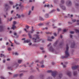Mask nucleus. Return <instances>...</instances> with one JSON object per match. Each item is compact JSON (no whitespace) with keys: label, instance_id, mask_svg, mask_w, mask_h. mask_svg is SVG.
Listing matches in <instances>:
<instances>
[{"label":"nucleus","instance_id":"54","mask_svg":"<svg viewBox=\"0 0 79 79\" xmlns=\"http://www.w3.org/2000/svg\"><path fill=\"white\" fill-rule=\"evenodd\" d=\"M57 11H60V9L58 8L57 9Z\"/></svg>","mask_w":79,"mask_h":79},{"label":"nucleus","instance_id":"36","mask_svg":"<svg viewBox=\"0 0 79 79\" xmlns=\"http://www.w3.org/2000/svg\"><path fill=\"white\" fill-rule=\"evenodd\" d=\"M72 21L73 23H74V22H76V20L73 19L72 20Z\"/></svg>","mask_w":79,"mask_h":79},{"label":"nucleus","instance_id":"49","mask_svg":"<svg viewBox=\"0 0 79 79\" xmlns=\"http://www.w3.org/2000/svg\"><path fill=\"white\" fill-rule=\"evenodd\" d=\"M5 6H6V7L7 6V7H8V4H5Z\"/></svg>","mask_w":79,"mask_h":79},{"label":"nucleus","instance_id":"32","mask_svg":"<svg viewBox=\"0 0 79 79\" xmlns=\"http://www.w3.org/2000/svg\"><path fill=\"white\" fill-rule=\"evenodd\" d=\"M9 3L10 4V5H13V2H12L10 1L9 2Z\"/></svg>","mask_w":79,"mask_h":79},{"label":"nucleus","instance_id":"3","mask_svg":"<svg viewBox=\"0 0 79 79\" xmlns=\"http://www.w3.org/2000/svg\"><path fill=\"white\" fill-rule=\"evenodd\" d=\"M34 36L36 37V38L34 39V38H33L32 39L34 41V42H40V41H39V35H35Z\"/></svg>","mask_w":79,"mask_h":79},{"label":"nucleus","instance_id":"51","mask_svg":"<svg viewBox=\"0 0 79 79\" xmlns=\"http://www.w3.org/2000/svg\"><path fill=\"white\" fill-rule=\"evenodd\" d=\"M75 5H76V6H79V4H76Z\"/></svg>","mask_w":79,"mask_h":79},{"label":"nucleus","instance_id":"5","mask_svg":"<svg viewBox=\"0 0 79 79\" xmlns=\"http://www.w3.org/2000/svg\"><path fill=\"white\" fill-rule=\"evenodd\" d=\"M66 4L67 6H71L72 5L71 2L69 1H67L66 3Z\"/></svg>","mask_w":79,"mask_h":79},{"label":"nucleus","instance_id":"58","mask_svg":"<svg viewBox=\"0 0 79 79\" xmlns=\"http://www.w3.org/2000/svg\"><path fill=\"white\" fill-rule=\"evenodd\" d=\"M51 44H52L51 43H50L48 45V47H49V46H50L51 45Z\"/></svg>","mask_w":79,"mask_h":79},{"label":"nucleus","instance_id":"11","mask_svg":"<svg viewBox=\"0 0 79 79\" xmlns=\"http://www.w3.org/2000/svg\"><path fill=\"white\" fill-rule=\"evenodd\" d=\"M39 19L40 21H44V19L41 17H39Z\"/></svg>","mask_w":79,"mask_h":79},{"label":"nucleus","instance_id":"21","mask_svg":"<svg viewBox=\"0 0 79 79\" xmlns=\"http://www.w3.org/2000/svg\"><path fill=\"white\" fill-rule=\"evenodd\" d=\"M73 75H74V76H76V75H77V72L75 71V72H73Z\"/></svg>","mask_w":79,"mask_h":79},{"label":"nucleus","instance_id":"29","mask_svg":"<svg viewBox=\"0 0 79 79\" xmlns=\"http://www.w3.org/2000/svg\"><path fill=\"white\" fill-rule=\"evenodd\" d=\"M0 78L1 79H5V78L3 76H1V77H0Z\"/></svg>","mask_w":79,"mask_h":79},{"label":"nucleus","instance_id":"64","mask_svg":"<svg viewBox=\"0 0 79 79\" xmlns=\"http://www.w3.org/2000/svg\"><path fill=\"white\" fill-rule=\"evenodd\" d=\"M10 59H7V61H10Z\"/></svg>","mask_w":79,"mask_h":79},{"label":"nucleus","instance_id":"30","mask_svg":"<svg viewBox=\"0 0 79 79\" xmlns=\"http://www.w3.org/2000/svg\"><path fill=\"white\" fill-rule=\"evenodd\" d=\"M46 6H47V7H48L49 6V4H48V5H45L44 7H46Z\"/></svg>","mask_w":79,"mask_h":79},{"label":"nucleus","instance_id":"59","mask_svg":"<svg viewBox=\"0 0 79 79\" xmlns=\"http://www.w3.org/2000/svg\"><path fill=\"white\" fill-rule=\"evenodd\" d=\"M39 62V60H37L36 61L35 63H38Z\"/></svg>","mask_w":79,"mask_h":79},{"label":"nucleus","instance_id":"26","mask_svg":"<svg viewBox=\"0 0 79 79\" xmlns=\"http://www.w3.org/2000/svg\"><path fill=\"white\" fill-rule=\"evenodd\" d=\"M33 77H34L33 76H31L30 77L29 79H33Z\"/></svg>","mask_w":79,"mask_h":79},{"label":"nucleus","instance_id":"28","mask_svg":"<svg viewBox=\"0 0 79 79\" xmlns=\"http://www.w3.org/2000/svg\"><path fill=\"white\" fill-rule=\"evenodd\" d=\"M14 42H15V44H19V43H18L16 40H14Z\"/></svg>","mask_w":79,"mask_h":79},{"label":"nucleus","instance_id":"6","mask_svg":"<svg viewBox=\"0 0 79 79\" xmlns=\"http://www.w3.org/2000/svg\"><path fill=\"white\" fill-rule=\"evenodd\" d=\"M79 67V65H75L74 66H73L72 67V69H73L74 70V69H77V68H78Z\"/></svg>","mask_w":79,"mask_h":79},{"label":"nucleus","instance_id":"38","mask_svg":"<svg viewBox=\"0 0 79 79\" xmlns=\"http://www.w3.org/2000/svg\"><path fill=\"white\" fill-rule=\"evenodd\" d=\"M56 10H53L51 11V13H53V12H54V11H55Z\"/></svg>","mask_w":79,"mask_h":79},{"label":"nucleus","instance_id":"33","mask_svg":"<svg viewBox=\"0 0 79 79\" xmlns=\"http://www.w3.org/2000/svg\"><path fill=\"white\" fill-rule=\"evenodd\" d=\"M8 51H10V50H11V48H8Z\"/></svg>","mask_w":79,"mask_h":79},{"label":"nucleus","instance_id":"2","mask_svg":"<svg viewBox=\"0 0 79 79\" xmlns=\"http://www.w3.org/2000/svg\"><path fill=\"white\" fill-rule=\"evenodd\" d=\"M48 73H52V76H53V77H55V76H56L57 72L55 71H52V70H48L47 71Z\"/></svg>","mask_w":79,"mask_h":79},{"label":"nucleus","instance_id":"7","mask_svg":"<svg viewBox=\"0 0 79 79\" xmlns=\"http://www.w3.org/2000/svg\"><path fill=\"white\" fill-rule=\"evenodd\" d=\"M18 5H19V6H21V2H20L19 5L16 4V5H15V6L16 7L17 10H18V9H19V7H17Z\"/></svg>","mask_w":79,"mask_h":79},{"label":"nucleus","instance_id":"16","mask_svg":"<svg viewBox=\"0 0 79 79\" xmlns=\"http://www.w3.org/2000/svg\"><path fill=\"white\" fill-rule=\"evenodd\" d=\"M49 17V15H48V14H46V15H45V18H48Z\"/></svg>","mask_w":79,"mask_h":79},{"label":"nucleus","instance_id":"27","mask_svg":"<svg viewBox=\"0 0 79 79\" xmlns=\"http://www.w3.org/2000/svg\"><path fill=\"white\" fill-rule=\"evenodd\" d=\"M18 76V75L17 74H15L14 76V77H17Z\"/></svg>","mask_w":79,"mask_h":79},{"label":"nucleus","instance_id":"31","mask_svg":"<svg viewBox=\"0 0 79 79\" xmlns=\"http://www.w3.org/2000/svg\"><path fill=\"white\" fill-rule=\"evenodd\" d=\"M70 34H74V31H71L70 32Z\"/></svg>","mask_w":79,"mask_h":79},{"label":"nucleus","instance_id":"25","mask_svg":"<svg viewBox=\"0 0 79 79\" xmlns=\"http://www.w3.org/2000/svg\"><path fill=\"white\" fill-rule=\"evenodd\" d=\"M64 0H61V3L63 4L64 3Z\"/></svg>","mask_w":79,"mask_h":79},{"label":"nucleus","instance_id":"35","mask_svg":"<svg viewBox=\"0 0 79 79\" xmlns=\"http://www.w3.org/2000/svg\"><path fill=\"white\" fill-rule=\"evenodd\" d=\"M16 24V22L15 21H14L13 22V25H15Z\"/></svg>","mask_w":79,"mask_h":79},{"label":"nucleus","instance_id":"50","mask_svg":"<svg viewBox=\"0 0 79 79\" xmlns=\"http://www.w3.org/2000/svg\"><path fill=\"white\" fill-rule=\"evenodd\" d=\"M34 6H33L31 8L32 11H33V10H34Z\"/></svg>","mask_w":79,"mask_h":79},{"label":"nucleus","instance_id":"57","mask_svg":"<svg viewBox=\"0 0 79 79\" xmlns=\"http://www.w3.org/2000/svg\"><path fill=\"white\" fill-rule=\"evenodd\" d=\"M41 68H44V65H42L41 66Z\"/></svg>","mask_w":79,"mask_h":79},{"label":"nucleus","instance_id":"47","mask_svg":"<svg viewBox=\"0 0 79 79\" xmlns=\"http://www.w3.org/2000/svg\"><path fill=\"white\" fill-rule=\"evenodd\" d=\"M40 64H44V61H42L41 62H40Z\"/></svg>","mask_w":79,"mask_h":79},{"label":"nucleus","instance_id":"19","mask_svg":"<svg viewBox=\"0 0 79 79\" xmlns=\"http://www.w3.org/2000/svg\"><path fill=\"white\" fill-rule=\"evenodd\" d=\"M48 41H52V39L50 37H49L48 39Z\"/></svg>","mask_w":79,"mask_h":79},{"label":"nucleus","instance_id":"62","mask_svg":"<svg viewBox=\"0 0 79 79\" xmlns=\"http://www.w3.org/2000/svg\"><path fill=\"white\" fill-rule=\"evenodd\" d=\"M51 38H52V39H54V37H53V36H52Z\"/></svg>","mask_w":79,"mask_h":79},{"label":"nucleus","instance_id":"13","mask_svg":"<svg viewBox=\"0 0 79 79\" xmlns=\"http://www.w3.org/2000/svg\"><path fill=\"white\" fill-rule=\"evenodd\" d=\"M60 6L62 8L63 10H65L66 9V8L64 6L60 5Z\"/></svg>","mask_w":79,"mask_h":79},{"label":"nucleus","instance_id":"10","mask_svg":"<svg viewBox=\"0 0 79 79\" xmlns=\"http://www.w3.org/2000/svg\"><path fill=\"white\" fill-rule=\"evenodd\" d=\"M3 31V27L1 26L0 27V32H2Z\"/></svg>","mask_w":79,"mask_h":79},{"label":"nucleus","instance_id":"52","mask_svg":"<svg viewBox=\"0 0 79 79\" xmlns=\"http://www.w3.org/2000/svg\"><path fill=\"white\" fill-rule=\"evenodd\" d=\"M63 68H66V66L65 65H63Z\"/></svg>","mask_w":79,"mask_h":79},{"label":"nucleus","instance_id":"4","mask_svg":"<svg viewBox=\"0 0 79 79\" xmlns=\"http://www.w3.org/2000/svg\"><path fill=\"white\" fill-rule=\"evenodd\" d=\"M33 29H34V27H32V29H31V31H30L29 33H28V35L29 36V38L30 39H31L32 38V36L30 34H32L34 32V30Z\"/></svg>","mask_w":79,"mask_h":79},{"label":"nucleus","instance_id":"24","mask_svg":"<svg viewBox=\"0 0 79 79\" xmlns=\"http://www.w3.org/2000/svg\"><path fill=\"white\" fill-rule=\"evenodd\" d=\"M8 69H11V70H13V69H12V67H8Z\"/></svg>","mask_w":79,"mask_h":79},{"label":"nucleus","instance_id":"53","mask_svg":"<svg viewBox=\"0 0 79 79\" xmlns=\"http://www.w3.org/2000/svg\"><path fill=\"white\" fill-rule=\"evenodd\" d=\"M23 75V73L20 74V77H21V76H22Z\"/></svg>","mask_w":79,"mask_h":79},{"label":"nucleus","instance_id":"43","mask_svg":"<svg viewBox=\"0 0 79 79\" xmlns=\"http://www.w3.org/2000/svg\"><path fill=\"white\" fill-rule=\"evenodd\" d=\"M31 11L30 10V11H29L28 15H30L31 14Z\"/></svg>","mask_w":79,"mask_h":79},{"label":"nucleus","instance_id":"46","mask_svg":"<svg viewBox=\"0 0 79 79\" xmlns=\"http://www.w3.org/2000/svg\"><path fill=\"white\" fill-rule=\"evenodd\" d=\"M24 31H26V32H28V31H27V30H26V29H24Z\"/></svg>","mask_w":79,"mask_h":79},{"label":"nucleus","instance_id":"9","mask_svg":"<svg viewBox=\"0 0 79 79\" xmlns=\"http://www.w3.org/2000/svg\"><path fill=\"white\" fill-rule=\"evenodd\" d=\"M67 74L68 76L70 77L71 75V73L70 72H68V73H67Z\"/></svg>","mask_w":79,"mask_h":79},{"label":"nucleus","instance_id":"20","mask_svg":"<svg viewBox=\"0 0 79 79\" xmlns=\"http://www.w3.org/2000/svg\"><path fill=\"white\" fill-rule=\"evenodd\" d=\"M57 44H58V41H56L54 44V45L55 47H56V45H57Z\"/></svg>","mask_w":79,"mask_h":79},{"label":"nucleus","instance_id":"23","mask_svg":"<svg viewBox=\"0 0 79 79\" xmlns=\"http://www.w3.org/2000/svg\"><path fill=\"white\" fill-rule=\"evenodd\" d=\"M22 61H23L22 60H19L18 61V63H21Z\"/></svg>","mask_w":79,"mask_h":79},{"label":"nucleus","instance_id":"17","mask_svg":"<svg viewBox=\"0 0 79 79\" xmlns=\"http://www.w3.org/2000/svg\"><path fill=\"white\" fill-rule=\"evenodd\" d=\"M30 42L29 40H25L24 42V43L25 44V43H29V42Z\"/></svg>","mask_w":79,"mask_h":79},{"label":"nucleus","instance_id":"56","mask_svg":"<svg viewBox=\"0 0 79 79\" xmlns=\"http://www.w3.org/2000/svg\"><path fill=\"white\" fill-rule=\"evenodd\" d=\"M66 29H64L63 30V32H66Z\"/></svg>","mask_w":79,"mask_h":79},{"label":"nucleus","instance_id":"41","mask_svg":"<svg viewBox=\"0 0 79 79\" xmlns=\"http://www.w3.org/2000/svg\"><path fill=\"white\" fill-rule=\"evenodd\" d=\"M58 30V32H59V31H61V28H59Z\"/></svg>","mask_w":79,"mask_h":79},{"label":"nucleus","instance_id":"61","mask_svg":"<svg viewBox=\"0 0 79 79\" xmlns=\"http://www.w3.org/2000/svg\"><path fill=\"white\" fill-rule=\"evenodd\" d=\"M21 16H22V17H24V15L22 14V15Z\"/></svg>","mask_w":79,"mask_h":79},{"label":"nucleus","instance_id":"8","mask_svg":"<svg viewBox=\"0 0 79 79\" xmlns=\"http://www.w3.org/2000/svg\"><path fill=\"white\" fill-rule=\"evenodd\" d=\"M49 50L50 51H51V52L54 51V49L52 48V46H50V48H49Z\"/></svg>","mask_w":79,"mask_h":79},{"label":"nucleus","instance_id":"45","mask_svg":"<svg viewBox=\"0 0 79 79\" xmlns=\"http://www.w3.org/2000/svg\"><path fill=\"white\" fill-rule=\"evenodd\" d=\"M2 21L1 20V19L0 18V24H2Z\"/></svg>","mask_w":79,"mask_h":79},{"label":"nucleus","instance_id":"40","mask_svg":"<svg viewBox=\"0 0 79 79\" xmlns=\"http://www.w3.org/2000/svg\"><path fill=\"white\" fill-rule=\"evenodd\" d=\"M26 27L27 28V29H28L29 28V27L28 26H26Z\"/></svg>","mask_w":79,"mask_h":79},{"label":"nucleus","instance_id":"14","mask_svg":"<svg viewBox=\"0 0 79 79\" xmlns=\"http://www.w3.org/2000/svg\"><path fill=\"white\" fill-rule=\"evenodd\" d=\"M62 75L61 73H60L59 74V78H60V79H61V78L62 77Z\"/></svg>","mask_w":79,"mask_h":79},{"label":"nucleus","instance_id":"48","mask_svg":"<svg viewBox=\"0 0 79 79\" xmlns=\"http://www.w3.org/2000/svg\"><path fill=\"white\" fill-rule=\"evenodd\" d=\"M54 36H57V35H56V33H54Z\"/></svg>","mask_w":79,"mask_h":79},{"label":"nucleus","instance_id":"60","mask_svg":"<svg viewBox=\"0 0 79 79\" xmlns=\"http://www.w3.org/2000/svg\"><path fill=\"white\" fill-rule=\"evenodd\" d=\"M29 45H32V43H31V42L29 43Z\"/></svg>","mask_w":79,"mask_h":79},{"label":"nucleus","instance_id":"39","mask_svg":"<svg viewBox=\"0 0 79 79\" xmlns=\"http://www.w3.org/2000/svg\"><path fill=\"white\" fill-rule=\"evenodd\" d=\"M42 25H43V24L40 23L39 24L38 26H42Z\"/></svg>","mask_w":79,"mask_h":79},{"label":"nucleus","instance_id":"1","mask_svg":"<svg viewBox=\"0 0 79 79\" xmlns=\"http://www.w3.org/2000/svg\"><path fill=\"white\" fill-rule=\"evenodd\" d=\"M69 49V47H68V44H67L66 45V50L65 52V56H63L61 57L62 59H64V58H68L69 56V54L68 52Z\"/></svg>","mask_w":79,"mask_h":79},{"label":"nucleus","instance_id":"22","mask_svg":"<svg viewBox=\"0 0 79 79\" xmlns=\"http://www.w3.org/2000/svg\"><path fill=\"white\" fill-rule=\"evenodd\" d=\"M76 33H79V30L77 29L75 30Z\"/></svg>","mask_w":79,"mask_h":79},{"label":"nucleus","instance_id":"44","mask_svg":"<svg viewBox=\"0 0 79 79\" xmlns=\"http://www.w3.org/2000/svg\"><path fill=\"white\" fill-rule=\"evenodd\" d=\"M33 46H34L35 47H37V45L36 44H33Z\"/></svg>","mask_w":79,"mask_h":79},{"label":"nucleus","instance_id":"42","mask_svg":"<svg viewBox=\"0 0 79 79\" xmlns=\"http://www.w3.org/2000/svg\"><path fill=\"white\" fill-rule=\"evenodd\" d=\"M45 29L47 30V29H48V28H47V27H45V28H43V30H45Z\"/></svg>","mask_w":79,"mask_h":79},{"label":"nucleus","instance_id":"18","mask_svg":"<svg viewBox=\"0 0 79 79\" xmlns=\"http://www.w3.org/2000/svg\"><path fill=\"white\" fill-rule=\"evenodd\" d=\"M15 28H16V26H15V25H13L12 26V29L14 30Z\"/></svg>","mask_w":79,"mask_h":79},{"label":"nucleus","instance_id":"15","mask_svg":"<svg viewBox=\"0 0 79 79\" xmlns=\"http://www.w3.org/2000/svg\"><path fill=\"white\" fill-rule=\"evenodd\" d=\"M17 16V18H20L21 16L20 15H19L18 14L16 15Z\"/></svg>","mask_w":79,"mask_h":79},{"label":"nucleus","instance_id":"63","mask_svg":"<svg viewBox=\"0 0 79 79\" xmlns=\"http://www.w3.org/2000/svg\"><path fill=\"white\" fill-rule=\"evenodd\" d=\"M70 37L71 38H72L73 37V35H70Z\"/></svg>","mask_w":79,"mask_h":79},{"label":"nucleus","instance_id":"12","mask_svg":"<svg viewBox=\"0 0 79 79\" xmlns=\"http://www.w3.org/2000/svg\"><path fill=\"white\" fill-rule=\"evenodd\" d=\"M74 46H75V43L74 42L72 44V45L71 47L72 48H74Z\"/></svg>","mask_w":79,"mask_h":79},{"label":"nucleus","instance_id":"34","mask_svg":"<svg viewBox=\"0 0 79 79\" xmlns=\"http://www.w3.org/2000/svg\"><path fill=\"white\" fill-rule=\"evenodd\" d=\"M1 57H3V56H5L4 55H3L2 54H1Z\"/></svg>","mask_w":79,"mask_h":79},{"label":"nucleus","instance_id":"37","mask_svg":"<svg viewBox=\"0 0 79 79\" xmlns=\"http://www.w3.org/2000/svg\"><path fill=\"white\" fill-rule=\"evenodd\" d=\"M40 50H44V48L42 47H40Z\"/></svg>","mask_w":79,"mask_h":79},{"label":"nucleus","instance_id":"55","mask_svg":"<svg viewBox=\"0 0 79 79\" xmlns=\"http://www.w3.org/2000/svg\"><path fill=\"white\" fill-rule=\"evenodd\" d=\"M15 55H18V54L17 52H15Z\"/></svg>","mask_w":79,"mask_h":79}]
</instances>
